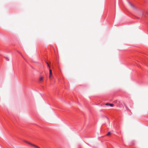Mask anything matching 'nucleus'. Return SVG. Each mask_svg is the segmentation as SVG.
Here are the masks:
<instances>
[{"mask_svg":"<svg viewBox=\"0 0 148 148\" xmlns=\"http://www.w3.org/2000/svg\"><path fill=\"white\" fill-rule=\"evenodd\" d=\"M25 143H26L30 145H32V146H33L35 147L36 148H40L39 147H38V146L35 145H34L33 144H32V143H30L28 141H25Z\"/></svg>","mask_w":148,"mask_h":148,"instance_id":"obj_1","label":"nucleus"},{"mask_svg":"<svg viewBox=\"0 0 148 148\" xmlns=\"http://www.w3.org/2000/svg\"><path fill=\"white\" fill-rule=\"evenodd\" d=\"M52 75V72L51 70L50 69L49 70V78L50 79L51 78V75Z\"/></svg>","mask_w":148,"mask_h":148,"instance_id":"obj_2","label":"nucleus"},{"mask_svg":"<svg viewBox=\"0 0 148 148\" xmlns=\"http://www.w3.org/2000/svg\"><path fill=\"white\" fill-rule=\"evenodd\" d=\"M129 3L130 6L132 8L134 9L135 8L134 6L132 3H131L130 2H129Z\"/></svg>","mask_w":148,"mask_h":148,"instance_id":"obj_3","label":"nucleus"},{"mask_svg":"<svg viewBox=\"0 0 148 148\" xmlns=\"http://www.w3.org/2000/svg\"><path fill=\"white\" fill-rule=\"evenodd\" d=\"M109 105L110 107H113L114 106V105L113 104L107 103L106 104V105Z\"/></svg>","mask_w":148,"mask_h":148,"instance_id":"obj_4","label":"nucleus"},{"mask_svg":"<svg viewBox=\"0 0 148 148\" xmlns=\"http://www.w3.org/2000/svg\"><path fill=\"white\" fill-rule=\"evenodd\" d=\"M43 79V77H40L39 79V82H41L42 81V80Z\"/></svg>","mask_w":148,"mask_h":148,"instance_id":"obj_5","label":"nucleus"},{"mask_svg":"<svg viewBox=\"0 0 148 148\" xmlns=\"http://www.w3.org/2000/svg\"><path fill=\"white\" fill-rule=\"evenodd\" d=\"M110 134V132H108V134H107V136H109Z\"/></svg>","mask_w":148,"mask_h":148,"instance_id":"obj_6","label":"nucleus"},{"mask_svg":"<svg viewBox=\"0 0 148 148\" xmlns=\"http://www.w3.org/2000/svg\"><path fill=\"white\" fill-rule=\"evenodd\" d=\"M5 58L7 61H8V60H9V59L8 58H7L6 57H5Z\"/></svg>","mask_w":148,"mask_h":148,"instance_id":"obj_7","label":"nucleus"},{"mask_svg":"<svg viewBox=\"0 0 148 148\" xmlns=\"http://www.w3.org/2000/svg\"><path fill=\"white\" fill-rule=\"evenodd\" d=\"M47 66L49 67V64L48 63H47Z\"/></svg>","mask_w":148,"mask_h":148,"instance_id":"obj_8","label":"nucleus"}]
</instances>
